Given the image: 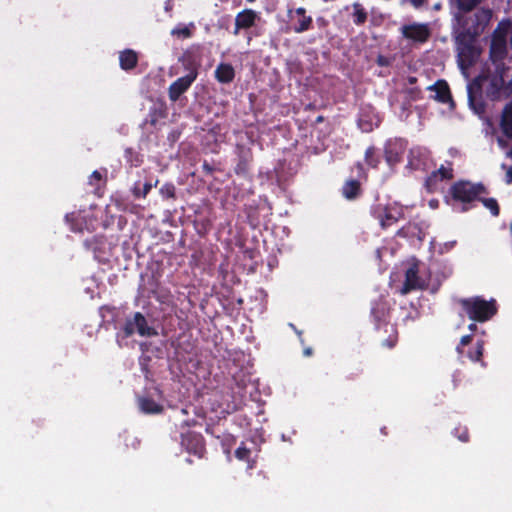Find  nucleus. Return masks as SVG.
Returning a JSON list of instances; mask_svg holds the SVG:
<instances>
[{
	"mask_svg": "<svg viewBox=\"0 0 512 512\" xmlns=\"http://www.w3.org/2000/svg\"><path fill=\"white\" fill-rule=\"evenodd\" d=\"M405 152V145L401 139H390L386 142L384 148V157L387 164L391 167L402 161Z\"/></svg>",
	"mask_w": 512,
	"mask_h": 512,
	"instance_id": "11",
	"label": "nucleus"
},
{
	"mask_svg": "<svg viewBox=\"0 0 512 512\" xmlns=\"http://www.w3.org/2000/svg\"><path fill=\"white\" fill-rule=\"evenodd\" d=\"M257 19V13L252 9H245L239 12L235 17L234 35H237L241 29H248L254 26Z\"/></svg>",
	"mask_w": 512,
	"mask_h": 512,
	"instance_id": "16",
	"label": "nucleus"
},
{
	"mask_svg": "<svg viewBox=\"0 0 512 512\" xmlns=\"http://www.w3.org/2000/svg\"><path fill=\"white\" fill-rule=\"evenodd\" d=\"M215 78L219 83L229 84L235 78V70L229 63H220L215 69Z\"/></svg>",
	"mask_w": 512,
	"mask_h": 512,
	"instance_id": "19",
	"label": "nucleus"
},
{
	"mask_svg": "<svg viewBox=\"0 0 512 512\" xmlns=\"http://www.w3.org/2000/svg\"><path fill=\"white\" fill-rule=\"evenodd\" d=\"M454 177L452 167L441 166L438 170L434 171L427 179V183H435L439 180H451Z\"/></svg>",
	"mask_w": 512,
	"mask_h": 512,
	"instance_id": "27",
	"label": "nucleus"
},
{
	"mask_svg": "<svg viewBox=\"0 0 512 512\" xmlns=\"http://www.w3.org/2000/svg\"><path fill=\"white\" fill-rule=\"evenodd\" d=\"M252 161V151L244 146H237V163L234 168L235 174L238 176H247L249 174Z\"/></svg>",
	"mask_w": 512,
	"mask_h": 512,
	"instance_id": "14",
	"label": "nucleus"
},
{
	"mask_svg": "<svg viewBox=\"0 0 512 512\" xmlns=\"http://www.w3.org/2000/svg\"><path fill=\"white\" fill-rule=\"evenodd\" d=\"M153 185L151 182H145L144 184H141L140 181H136L132 188V194L135 198H145L150 190L152 189Z\"/></svg>",
	"mask_w": 512,
	"mask_h": 512,
	"instance_id": "28",
	"label": "nucleus"
},
{
	"mask_svg": "<svg viewBox=\"0 0 512 512\" xmlns=\"http://www.w3.org/2000/svg\"><path fill=\"white\" fill-rule=\"evenodd\" d=\"M483 351H484V341L478 340L476 342V347L474 348V350L469 351L467 356L471 361L477 362L482 359Z\"/></svg>",
	"mask_w": 512,
	"mask_h": 512,
	"instance_id": "32",
	"label": "nucleus"
},
{
	"mask_svg": "<svg viewBox=\"0 0 512 512\" xmlns=\"http://www.w3.org/2000/svg\"><path fill=\"white\" fill-rule=\"evenodd\" d=\"M194 76L189 74L176 79L168 88L169 99L173 102L177 101L182 94H184L196 80Z\"/></svg>",
	"mask_w": 512,
	"mask_h": 512,
	"instance_id": "15",
	"label": "nucleus"
},
{
	"mask_svg": "<svg viewBox=\"0 0 512 512\" xmlns=\"http://www.w3.org/2000/svg\"><path fill=\"white\" fill-rule=\"evenodd\" d=\"M454 435L461 441V442H468L469 441V432L466 427H456L454 429Z\"/></svg>",
	"mask_w": 512,
	"mask_h": 512,
	"instance_id": "36",
	"label": "nucleus"
},
{
	"mask_svg": "<svg viewBox=\"0 0 512 512\" xmlns=\"http://www.w3.org/2000/svg\"><path fill=\"white\" fill-rule=\"evenodd\" d=\"M472 340H473L472 334L462 336L460 339V343L458 344V346L456 348L458 354L462 355L463 351H464V347L469 345L472 342Z\"/></svg>",
	"mask_w": 512,
	"mask_h": 512,
	"instance_id": "37",
	"label": "nucleus"
},
{
	"mask_svg": "<svg viewBox=\"0 0 512 512\" xmlns=\"http://www.w3.org/2000/svg\"><path fill=\"white\" fill-rule=\"evenodd\" d=\"M119 64L122 70L129 71L134 69L138 64V55L132 49H125L120 52Z\"/></svg>",
	"mask_w": 512,
	"mask_h": 512,
	"instance_id": "20",
	"label": "nucleus"
},
{
	"mask_svg": "<svg viewBox=\"0 0 512 512\" xmlns=\"http://www.w3.org/2000/svg\"><path fill=\"white\" fill-rule=\"evenodd\" d=\"M411 5L416 8V9H419L421 8L423 5H425L429 0H408Z\"/></svg>",
	"mask_w": 512,
	"mask_h": 512,
	"instance_id": "41",
	"label": "nucleus"
},
{
	"mask_svg": "<svg viewBox=\"0 0 512 512\" xmlns=\"http://www.w3.org/2000/svg\"><path fill=\"white\" fill-rule=\"evenodd\" d=\"M492 18V10L489 8H481L478 9L473 17L470 19V23L468 22L467 29L464 31L473 36H480L485 28L488 26L490 20Z\"/></svg>",
	"mask_w": 512,
	"mask_h": 512,
	"instance_id": "8",
	"label": "nucleus"
},
{
	"mask_svg": "<svg viewBox=\"0 0 512 512\" xmlns=\"http://www.w3.org/2000/svg\"><path fill=\"white\" fill-rule=\"evenodd\" d=\"M489 53L492 61L496 62L503 60L507 55V42H498L497 40L491 39Z\"/></svg>",
	"mask_w": 512,
	"mask_h": 512,
	"instance_id": "26",
	"label": "nucleus"
},
{
	"mask_svg": "<svg viewBox=\"0 0 512 512\" xmlns=\"http://www.w3.org/2000/svg\"><path fill=\"white\" fill-rule=\"evenodd\" d=\"M415 82H416V78H415V77H410V78H409V83H410V84H413V83H415Z\"/></svg>",
	"mask_w": 512,
	"mask_h": 512,
	"instance_id": "49",
	"label": "nucleus"
},
{
	"mask_svg": "<svg viewBox=\"0 0 512 512\" xmlns=\"http://www.w3.org/2000/svg\"><path fill=\"white\" fill-rule=\"evenodd\" d=\"M160 194L166 199L175 198V186L171 183H166L160 188Z\"/></svg>",
	"mask_w": 512,
	"mask_h": 512,
	"instance_id": "34",
	"label": "nucleus"
},
{
	"mask_svg": "<svg viewBox=\"0 0 512 512\" xmlns=\"http://www.w3.org/2000/svg\"><path fill=\"white\" fill-rule=\"evenodd\" d=\"M205 432L208 433V434L213 435L212 427L210 425H207L206 428H205Z\"/></svg>",
	"mask_w": 512,
	"mask_h": 512,
	"instance_id": "47",
	"label": "nucleus"
},
{
	"mask_svg": "<svg viewBox=\"0 0 512 512\" xmlns=\"http://www.w3.org/2000/svg\"><path fill=\"white\" fill-rule=\"evenodd\" d=\"M371 214L379 221L382 229H387L404 217L402 207L397 205H373L371 207Z\"/></svg>",
	"mask_w": 512,
	"mask_h": 512,
	"instance_id": "5",
	"label": "nucleus"
},
{
	"mask_svg": "<svg viewBox=\"0 0 512 512\" xmlns=\"http://www.w3.org/2000/svg\"><path fill=\"white\" fill-rule=\"evenodd\" d=\"M468 329L473 333L474 331L477 330V325L476 323H471L468 325Z\"/></svg>",
	"mask_w": 512,
	"mask_h": 512,
	"instance_id": "45",
	"label": "nucleus"
},
{
	"mask_svg": "<svg viewBox=\"0 0 512 512\" xmlns=\"http://www.w3.org/2000/svg\"><path fill=\"white\" fill-rule=\"evenodd\" d=\"M504 84L502 77L494 76L486 87V95L491 100H498L501 97V91Z\"/></svg>",
	"mask_w": 512,
	"mask_h": 512,
	"instance_id": "24",
	"label": "nucleus"
},
{
	"mask_svg": "<svg viewBox=\"0 0 512 512\" xmlns=\"http://www.w3.org/2000/svg\"><path fill=\"white\" fill-rule=\"evenodd\" d=\"M483 0H458L457 5L460 11L470 12Z\"/></svg>",
	"mask_w": 512,
	"mask_h": 512,
	"instance_id": "33",
	"label": "nucleus"
},
{
	"mask_svg": "<svg viewBox=\"0 0 512 512\" xmlns=\"http://www.w3.org/2000/svg\"><path fill=\"white\" fill-rule=\"evenodd\" d=\"M476 36L462 32L457 37V57L461 70L470 69L480 56V49L475 46Z\"/></svg>",
	"mask_w": 512,
	"mask_h": 512,
	"instance_id": "3",
	"label": "nucleus"
},
{
	"mask_svg": "<svg viewBox=\"0 0 512 512\" xmlns=\"http://www.w3.org/2000/svg\"><path fill=\"white\" fill-rule=\"evenodd\" d=\"M140 410L145 414H160L164 408L150 397H140L138 400Z\"/></svg>",
	"mask_w": 512,
	"mask_h": 512,
	"instance_id": "22",
	"label": "nucleus"
},
{
	"mask_svg": "<svg viewBox=\"0 0 512 512\" xmlns=\"http://www.w3.org/2000/svg\"><path fill=\"white\" fill-rule=\"evenodd\" d=\"M202 169L206 175H212V173L214 172V168L207 161H204Z\"/></svg>",
	"mask_w": 512,
	"mask_h": 512,
	"instance_id": "42",
	"label": "nucleus"
},
{
	"mask_svg": "<svg viewBox=\"0 0 512 512\" xmlns=\"http://www.w3.org/2000/svg\"><path fill=\"white\" fill-rule=\"evenodd\" d=\"M361 194L360 182L356 179H350L342 186V195L347 200H355Z\"/></svg>",
	"mask_w": 512,
	"mask_h": 512,
	"instance_id": "23",
	"label": "nucleus"
},
{
	"mask_svg": "<svg viewBox=\"0 0 512 512\" xmlns=\"http://www.w3.org/2000/svg\"><path fill=\"white\" fill-rule=\"evenodd\" d=\"M248 2H253L254 0H247Z\"/></svg>",
	"mask_w": 512,
	"mask_h": 512,
	"instance_id": "51",
	"label": "nucleus"
},
{
	"mask_svg": "<svg viewBox=\"0 0 512 512\" xmlns=\"http://www.w3.org/2000/svg\"><path fill=\"white\" fill-rule=\"evenodd\" d=\"M462 311L474 322L484 323L492 319L498 312L495 299L486 300L482 296L461 298L458 300Z\"/></svg>",
	"mask_w": 512,
	"mask_h": 512,
	"instance_id": "2",
	"label": "nucleus"
},
{
	"mask_svg": "<svg viewBox=\"0 0 512 512\" xmlns=\"http://www.w3.org/2000/svg\"><path fill=\"white\" fill-rule=\"evenodd\" d=\"M402 34L405 38L424 43L430 37V31L426 24L413 23L402 27Z\"/></svg>",
	"mask_w": 512,
	"mask_h": 512,
	"instance_id": "13",
	"label": "nucleus"
},
{
	"mask_svg": "<svg viewBox=\"0 0 512 512\" xmlns=\"http://www.w3.org/2000/svg\"><path fill=\"white\" fill-rule=\"evenodd\" d=\"M367 20V12L363 8H356L353 14V21L356 25L364 24Z\"/></svg>",
	"mask_w": 512,
	"mask_h": 512,
	"instance_id": "35",
	"label": "nucleus"
},
{
	"mask_svg": "<svg viewBox=\"0 0 512 512\" xmlns=\"http://www.w3.org/2000/svg\"><path fill=\"white\" fill-rule=\"evenodd\" d=\"M500 126L503 134L512 139V100L505 105L502 111Z\"/></svg>",
	"mask_w": 512,
	"mask_h": 512,
	"instance_id": "21",
	"label": "nucleus"
},
{
	"mask_svg": "<svg viewBox=\"0 0 512 512\" xmlns=\"http://www.w3.org/2000/svg\"><path fill=\"white\" fill-rule=\"evenodd\" d=\"M181 412H182L183 414H186V413H187V411H186L185 409H182V410H181Z\"/></svg>",
	"mask_w": 512,
	"mask_h": 512,
	"instance_id": "50",
	"label": "nucleus"
},
{
	"mask_svg": "<svg viewBox=\"0 0 512 512\" xmlns=\"http://www.w3.org/2000/svg\"><path fill=\"white\" fill-rule=\"evenodd\" d=\"M428 89L435 91L434 99L442 104L453 102L451 91L447 81L440 79L437 80Z\"/></svg>",
	"mask_w": 512,
	"mask_h": 512,
	"instance_id": "18",
	"label": "nucleus"
},
{
	"mask_svg": "<svg viewBox=\"0 0 512 512\" xmlns=\"http://www.w3.org/2000/svg\"><path fill=\"white\" fill-rule=\"evenodd\" d=\"M323 121H324V116L319 115V116L315 119V124L322 123Z\"/></svg>",
	"mask_w": 512,
	"mask_h": 512,
	"instance_id": "46",
	"label": "nucleus"
},
{
	"mask_svg": "<svg viewBox=\"0 0 512 512\" xmlns=\"http://www.w3.org/2000/svg\"><path fill=\"white\" fill-rule=\"evenodd\" d=\"M512 28V21L510 19H502L495 30L492 33V40H497L498 42L504 41L507 42V35Z\"/></svg>",
	"mask_w": 512,
	"mask_h": 512,
	"instance_id": "25",
	"label": "nucleus"
},
{
	"mask_svg": "<svg viewBox=\"0 0 512 512\" xmlns=\"http://www.w3.org/2000/svg\"><path fill=\"white\" fill-rule=\"evenodd\" d=\"M482 204L490 210L491 214L497 217L500 214V207L495 198H478Z\"/></svg>",
	"mask_w": 512,
	"mask_h": 512,
	"instance_id": "31",
	"label": "nucleus"
},
{
	"mask_svg": "<svg viewBox=\"0 0 512 512\" xmlns=\"http://www.w3.org/2000/svg\"><path fill=\"white\" fill-rule=\"evenodd\" d=\"M506 182L512 183V166L508 169L506 173Z\"/></svg>",
	"mask_w": 512,
	"mask_h": 512,
	"instance_id": "44",
	"label": "nucleus"
},
{
	"mask_svg": "<svg viewBox=\"0 0 512 512\" xmlns=\"http://www.w3.org/2000/svg\"><path fill=\"white\" fill-rule=\"evenodd\" d=\"M197 425V421L195 419H191V420H184L182 422V426L184 427H192V426H196Z\"/></svg>",
	"mask_w": 512,
	"mask_h": 512,
	"instance_id": "43",
	"label": "nucleus"
},
{
	"mask_svg": "<svg viewBox=\"0 0 512 512\" xmlns=\"http://www.w3.org/2000/svg\"><path fill=\"white\" fill-rule=\"evenodd\" d=\"M486 192V187L482 183L473 184L465 180L455 182L450 188L452 198L462 203L478 200L479 196Z\"/></svg>",
	"mask_w": 512,
	"mask_h": 512,
	"instance_id": "4",
	"label": "nucleus"
},
{
	"mask_svg": "<svg viewBox=\"0 0 512 512\" xmlns=\"http://www.w3.org/2000/svg\"><path fill=\"white\" fill-rule=\"evenodd\" d=\"M89 185L92 186L95 191H98L101 189L103 185L106 183V176H104L100 171L95 170L92 172V174L89 176Z\"/></svg>",
	"mask_w": 512,
	"mask_h": 512,
	"instance_id": "29",
	"label": "nucleus"
},
{
	"mask_svg": "<svg viewBox=\"0 0 512 512\" xmlns=\"http://www.w3.org/2000/svg\"><path fill=\"white\" fill-rule=\"evenodd\" d=\"M376 63L380 67H388L391 64V60L388 57L380 54L377 56Z\"/></svg>",
	"mask_w": 512,
	"mask_h": 512,
	"instance_id": "40",
	"label": "nucleus"
},
{
	"mask_svg": "<svg viewBox=\"0 0 512 512\" xmlns=\"http://www.w3.org/2000/svg\"><path fill=\"white\" fill-rule=\"evenodd\" d=\"M204 47L201 44L190 45L179 57V62L188 71L190 76L198 77V70L202 63Z\"/></svg>",
	"mask_w": 512,
	"mask_h": 512,
	"instance_id": "6",
	"label": "nucleus"
},
{
	"mask_svg": "<svg viewBox=\"0 0 512 512\" xmlns=\"http://www.w3.org/2000/svg\"><path fill=\"white\" fill-rule=\"evenodd\" d=\"M172 34L178 37L189 38L192 35V32L188 27L185 26L173 29Z\"/></svg>",
	"mask_w": 512,
	"mask_h": 512,
	"instance_id": "38",
	"label": "nucleus"
},
{
	"mask_svg": "<svg viewBox=\"0 0 512 512\" xmlns=\"http://www.w3.org/2000/svg\"><path fill=\"white\" fill-rule=\"evenodd\" d=\"M235 456L239 460H247L250 456V450L245 446H240L236 449Z\"/></svg>",
	"mask_w": 512,
	"mask_h": 512,
	"instance_id": "39",
	"label": "nucleus"
},
{
	"mask_svg": "<svg viewBox=\"0 0 512 512\" xmlns=\"http://www.w3.org/2000/svg\"><path fill=\"white\" fill-rule=\"evenodd\" d=\"M123 331L127 337L134 333H138L140 336L145 337L157 335L156 330L148 325L145 316L141 312H135L131 318L126 320Z\"/></svg>",
	"mask_w": 512,
	"mask_h": 512,
	"instance_id": "7",
	"label": "nucleus"
},
{
	"mask_svg": "<svg viewBox=\"0 0 512 512\" xmlns=\"http://www.w3.org/2000/svg\"><path fill=\"white\" fill-rule=\"evenodd\" d=\"M426 286L425 280L419 276L418 263H412L405 272V280L400 290L401 294L406 295L414 290H424Z\"/></svg>",
	"mask_w": 512,
	"mask_h": 512,
	"instance_id": "9",
	"label": "nucleus"
},
{
	"mask_svg": "<svg viewBox=\"0 0 512 512\" xmlns=\"http://www.w3.org/2000/svg\"><path fill=\"white\" fill-rule=\"evenodd\" d=\"M293 21V31L296 33H303L309 30L312 26L313 20L311 16L306 15V10L299 7L295 10V15L291 16Z\"/></svg>",
	"mask_w": 512,
	"mask_h": 512,
	"instance_id": "17",
	"label": "nucleus"
},
{
	"mask_svg": "<svg viewBox=\"0 0 512 512\" xmlns=\"http://www.w3.org/2000/svg\"><path fill=\"white\" fill-rule=\"evenodd\" d=\"M365 162L371 168H377L380 163V158L376 154V148L374 146H370L365 151Z\"/></svg>",
	"mask_w": 512,
	"mask_h": 512,
	"instance_id": "30",
	"label": "nucleus"
},
{
	"mask_svg": "<svg viewBox=\"0 0 512 512\" xmlns=\"http://www.w3.org/2000/svg\"><path fill=\"white\" fill-rule=\"evenodd\" d=\"M481 78H476L468 85V102L473 111L477 114L485 112V103L482 99Z\"/></svg>",
	"mask_w": 512,
	"mask_h": 512,
	"instance_id": "12",
	"label": "nucleus"
},
{
	"mask_svg": "<svg viewBox=\"0 0 512 512\" xmlns=\"http://www.w3.org/2000/svg\"><path fill=\"white\" fill-rule=\"evenodd\" d=\"M181 444L189 453L199 458L203 457L206 452L205 440L200 433L190 431L181 434Z\"/></svg>",
	"mask_w": 512,
	"mask_h": 512,
	"instance_id": "10",
	"label": "nucleus"
},
{
	"mask_svg": "<svg viewBox=\"0 0 512 512\" xmlns=\"http://www.w3.org/2000/svg\"><path fill=\"white\" fill-rule=\"evenodd\" d=\"M371 319L375 331L380 334L383 347L392 349L398 342V330L389 322V310L384 302H376L371 308Z\"/></svg>",
	"mask_w": 512,
	"mask_h": 512,
	"instance_id": "1",
	"label": "nucleus"
},
{
	"mask_svg": "<svg viewBox=\"0 0 512 512\" xmlns=\"http://www.w3.org/2000/svg\"><path fill=\"white\" fill-rule=\"evenodd\" d=\"M304 355H306V356H310V355H312V349H311V348H306V349L304 350Z\"/></svg>",
	"mask_w": 512,
	"mask_h": 512,
	"instance_id": "48",
	"label": "nucleus"
}]
</instances>
